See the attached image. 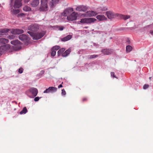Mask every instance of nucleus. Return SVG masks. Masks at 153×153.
Returning <instances> with one entry per match:
<instances>
[{
    "instance_id": "obj_1",
    "label": "nucleus",
    "mask_w": 153,
    "mask_h": 153,
    "mask_svg": "<svg viewBox=\"0 0 153 153\" xmlns=\"http://www.w3.org/2000/svg\"><path fill=\"white\" fill-rule=\"evenodd\" d=\"M27 33L33 37L34 40H37L41 38L45 34L44 31H42L39 33H34L30 31H28Z\"/></svg>"
},
{
    "instance_id": "obj_2",
    "label": "nucleus",
    "mask_w": 153,
    "mask_h": 153,
    "mask_svg": "<svg viewBox=\"0 0 153 153\" xmlns=\"http://www.w3.org/2000/svg\"><path fill=\"white\" fill-rule=\"evenodd\" d=\"M38 92L37 88L32 87L27 90L26 93L27 95L30 97L33 98L36 97Z\"/></svg>"
},
{
    "instance_id": "obj_3",
    "label": "nucleus",
    "mask_w": 153,
    "mask_h": 153,
    "mask_svg": "<svg viewBox=\"0 0 153 153\" xmlns=\"http://www.w3.org/2000/svg\"><path fill=\"white\" fill-rule=\"evenodd\" d=\"M106 14L108 18L110 19L118 18L119 15V14L115 13L111 11H107Z\"/></svg>"
},
{
    "instance_id": "obj_4",
    "label": "nucleus",
    "mask_w": 153,
    "mask_h": 153,
    "mask_svg": "<svg viewBox=\"0 0 153 153\" xmlns=\"http://www.w3.org/2000/svg\"><path fill=\"white\" fill-rule=\"evenodd\" d=\"M97 19L94 18H85L81 19L80 22L82 23L90 24L94 23Z\"/></svg>"
},
{
    "instance_id": "obj_5",
    "label": "nucleus",
    "mask_w": 153,
    "mask_h": 153,
    "mask_svg": "<svg viewBox=\"0 0 153 153\" xmlns=\"http://www.w3.org/2000/svg\"><path fill=\"white\" fill-rule=\"evenodd\" d=\"M48 0H41V5L40 8L41 11H45L48 10Z\"/></svg>"
},
{
    "instance_id": "obj_6",
    "label": "nucleus",
    "mask_w": 153,
    "mask_h": 153,
    "mask_svg": "<svg viewBox=\"0 0 153 153\" xmlns=\"http://www.w3.org/2000/svg\"><path fill=\"white\" fill-rule=\"evenodd\" d=\"M77 15L76 13L73 12L70 15L67 17V19L68 21L75 20L77 19Z\"/></svg>"
},
{
    "instance_id": "obj_7",
    "label": "nucleus",
    "mask_w": 153,
    "mask_h": 153,
    "mask_svg": "<svg viewBox=\"0 0 153 153\" xmlns=\"http://www.w3.org/2000/svg\"><path fill=\"white\" fill-rule=\"evenodd\" d=\"M39 29V26L37 24H33L28 27V29L33 32L36 31Z\"/></svg>"
},
{
    "instance_id": "obj_8",
    "label": "nucleus",
    "mask_w": 153,
    "mask_h": 153,
    "mask_svg": "<svg viewBox=\"0 0 153 153\" xmlns=\"http://www.w3.org/2000/svg\"><path fill=\"white\" fill-rule=\"evenodd\" d=\"M57 90V88L54 87H49L48 88L44 91L43 93H53L56 92Z\"/></svg>"
},
{
    "instance_id": "obj_9",
    "label": "nucleus",
    "mask_w": 153,
    "mask_h": 153,
    "mask_svg": "<svg viewBox=\"0 0 153 153\" xmlns=\"http://www.w3.org/2000/svg\"><path fill=\"white\" fill-rule=\"evenodd\" d=\"M97 14V13L96 12L93 11H88L85 13L83 14L85 17L94 16Z\"/></svg>"
},
{
    "instance_id": "obj_10",
    "label": "nucleus",
    "mask_w": 153,
    "mask_h": 153,
    "mask_svg": "<svg viewBox=\"0 0 153 153\" xmlns=\"http://www.w3.org/2000/svg\"><path fill=\"white\" fill-rule=\"evenodd\" d=\"M10 32L11 33L14 34H19L23 33L24 31L22 29H12Z\"/></svg>"
},
{
    "instance_id": "obj_11",
    "label": "nucleus",
    "mask_w": 153,
    "mask_h": 153,
    "mask_svg": "<svg viewBox=\"0 0 153 153\" xmlns=\"http://www.w3.org/2000/svg\"><path fill=\"white\" fill-rule=\"evenodd\" d=\"M73 11V8L69 7L67 8L64 11V12L62 13V15L64 16H67Z\"/></svg>"
},
{
    "instance_id": "obj_12",
    "label": "nucleus",
    "mask_w": 153,
    "mask_h": 153,
    "mask_svg": "<svg viewBox=\"0 0 153 153\" xmlns=\"http://www.w3.org/2000/svg\"><path fill=\"white\" fill-rule=\"evenodd\" d=\"M9 45H6L5 46H0V56L4 52V51L10 48Z\"/></svg>"
},
{
    "instance_id": "obj_13",
    "label": "nucleus",
    "mask_w": 153,
    "mask_h": 153,
    "mask_svg": "<svg viewBox=\"0 0 153 153\" xmlns=\"http://www.w3.org/2000/svg\"><path fill=\"white\" fill-rule=\"evenodd\" d=\"M22 0H15L13 7L14 8H18L22 5Z\"/></svg>"
},
{
    "instance_id": "obj_14",
    "label": "nucleus",
    "mask_w": 153,
    "mask_h": 153,
    "mask_svg": "<svg viewBox=\"0 0 153 153\" xmlns=\"http://www.w3.org/2000/svg\"><path fill=\"white\" fill-rule=\"evenodd\" d=\"M87 7L83 5H80L77 6L76 9L79 11H85L87 10Z\"/></svg>"
},
{
    "instance_id": "obj_15",
    "label": "nucleus",
    "mask_w": 153,
    "mask_h": 153,
    "mask_svg": "<svg viewBox=\"0 0 153 153\" xmlns=\"http://www.w3.org/2000/svg\"><path fill=\"white\" fill-rule=\"evenodd\" d=\"M8 42V40L4 38H0V46H5L8 45H5Z\"/></svg>"
},
{
    "instance_id": "obj_16",
    "label": "nucleus",
    "mask_w": 153,
    "mask_h": 153,
    "mask_svg": "<svg viewBox=\"0 0 153 153\" xmlns=\"http://www.w3.org/2000/svg\"><path fill=\"white\" fill-rule=\"evenodd\" d=\"M101 52L104 55H108L111 54L112 53L113 51L112 50L106 48L102 50Z\"/></svg>"
},
{
    "instance_id": "obj_17",
    "label": "nucleus",
    "mask_w": 153,
    "mask_h": 153,
    "mask_svg": "<svg viewBox=\"0 0 153 153\" xmlns=\"http://www.w3.org/2000/svg\"><path fill=\"white\" fill-rule=\"evenodd\" d=\"M19 38L20 40L24 42H27L28 39L27 36L24 34L19 35Z\"/></svg>"
},
{
    "instance_id": "obj_18",
    "label": "nucleus",
    "mask_w": 153,
    "mask_h": 153,
    "mask_svg": "<svg viewBox=\"0 0 153 153\" xmlns=\"http://www.w3.org/2000/svg\"><path fill=\"white\" fill-rule=\"evenodd\" d=\"M96 18L100 21L107 20V18L103 15H98L96 16Z\"/></svg>"
},
{
    "instance_id": "obj_19",
    "label": "nucleus",
    "mask_w": 153,
    "mask_h": 153,
    "mask_svg": "<svg viewBox=\"0 0 153 153\" xmlns=\"http://www.w3.org/2000/svg\"><path fill=\"white\" fill-rule=\"evenodd\" d=\"M39 4V0H33L30 4L31 6L34 7H37Z\"/></svg>"
},
{
    "instance_id": "obj_20",
    "label": "nucleus",
    "mask_w": 153,
    "mask_h": 153,
    "mask_svg": "<svg viewBox=\"0 0 153 153\" xmlns=\"http://www.w3.org/2000/svg\"><path fill=\"white\" fill-rule=\"evenodd\" d=\"M71 51V48L68 49L62 53V56L63 57H66L67 56L70 54Z\"/></svg>"
},
{
    "instance_id": "obj_21",
    "label": "nucleus",
    "mask_w": 153,
    "mask_h": 153,
    "mask_svg": "<svg viewBox=\"0 0 153 153\" xmlns=\"http://www.w3.org/2000/svg\"><path fill=\"white\" fill-rule=\"evenodd\" d=\"M130 18V16L128 15H125L119 14L118 18H120L122 19L126 20Z\"/></svg>"
},
{
    "instance_id": "obj_22",
    "label": "nucleus",
    "mask_w": 153,
    "mask_h": 153,
    "mask_svg": "<svg viewBox=\"0 0 153 153\" xmlns=\"http://www.w3.org/2000/svg\"><path fill=\"white\" fill-rule=\"evenodd\" d=\"M71 38L72 36L71 35H69L66 36L62 38L61 41L63 42L66 41L70 39Z\"/></svg>"
},
{
    "instance_id": "obj_23",
    "label": "nucleus",
    "mask_w": 153,
    "mask_h": 153,
    "mask_svg": "<svg viewBox=\"0 0 153 153\" xmlns=\"http://www.w3.org/2000/svg\"><path fill=\"white\" fill-rule=\"evenodd\" d=\"M10 43L15 45L18 46L21 45V42L18 40H14L10 42Z\"/></svg>"
},
{
    "instance_id": "obj_24",
    "label": "nucleus",
    "mask_w": 153,
    "mask_h": 153,
    "mask_svg": "<svg viewBox=\"0 0 153 153\" xmlns=\"http://www.w3.org/2000/svg\"><path fill=\"white\" fill-rule=\"evenodd\" d=\"M59 0H51L50 5L51 7H53L57 3Z\"/></svg>"
},
{
    "instance_id": "obj_25",
    "label": "nucleus",
    "mask_w": 153,
    "mask_h": 153,
    "mask_svg": "<svg viewBox=\"0 0 153 153\" xmlns=\"http://www.w3.org/2000/svg\"><path fill=\"white\" fill-rule=\"evenodd\" d=\"M27 108L26 107H25L23 108L22 110L20 112V114H25L27 112Z\"/></svg>"
},
{
    "instance_id": "obj_26",
    "label": "nucleus",
    "mask_w": 153,
    "mask_h": 153,
    "mask_svg": "<svg viewBox=\"0 0 153 153\" xmlns=\"http://www.w3.org/2000/svg\"><path fill=\"white\" fill-rule=\"evenodd\" d=\"M11 12H12V13L13 14H17V13H19V10H18V9L15 10V9H13V8H12L11 9Z\"/></svg>"
},
{
    "instance_id": "obj_27",
    "label": "nucleus",
    "mask_w": 153,
    "mask_h": 153,
    "mask_svg": "<svg viewBox=\"0 0 153 153\" xmlns=\"http://www.w3.org/2000/svg\"><path fill=\"white\" fill-rule=\"evenodd\" d=\"M23 10L25 11H29L31 10V8L30 7L25 6L23 7Z\"/></svg>"
},
{
    "instance_id": "obj_28",
    "label": "nucleus",
    "mask_w": 153,
    "mask_h": 153,
    "mask_svg": "<svg viewBox=\"0 0 153 153\" xmlns=\"http://www.w3.org/2000/svg\"><path fill=\"white\" fill-rule=\"evenodd\" d=\"M132 49V47L130 45H127L126 47V51L129 52L131 51Z\"/></svg>"
},
{
    "instance_id": "obj_29",
    "label": "nucleus",
    "mask_w": 153,
    "mask_h": 153,
    "mask_svg": "<svg viewBox=\"0 0 153 153\" xmlns=\"http://www.w3.org/2000/svg\"><path fill=\"white\" fill-rule=\"evenodd\" d=\"M60 48V47L59 46H55L53 47L52 48V50H54L55 51V50H59Z\"/></svg>"
},
{
    "instance_id": "obj_30",
    "label": "nucleus",
    "mask_w": 153,
    "mask_h": 153,
    "mask_svg": "<svg viewBox=\"0 0 153 153\" xmlns=\"http://www.w3.org/2000/svg\"><path fill=\"white\" fill-rule=\"evenodd\" d=\"M98 56V55H93L88 56V58L89 59H92L94 58L97 57Z\"/></svg>"
},
{
    "instance_id": "obj_31",
    "label": "nucleus",
    "mask_w": 153,
    "mask_h": 153,
    "mask_svg": "<svg viewBox=\"0 0 153 153\" xmlns=\"http://www.w3.org/2000/svg\"><path fill=\"white\" fill-rule=\"evenodd\" d=\"M56 28L58 29V30H62L64 29V27L62 26H56Z\"/></svg>"
},
{
    "instance_id": "obj_32",
    "label": "nucleus",
    "mask_w": 153,
    "mask_h": 153,
    "mask_svg": "<svg viewBox=\"0 0 153 153\" xmlns=\"http://www.w3.org/2000/svg\"><path fill=\"white\" fill-rule=\"evenodd\" d=\"M100 9V10L102 11H106L108 10V8L106 7H101Z\"/></svg>"
},
{
    "instance_id": "obj_33",
    "label": "nucleus",
    "mask_w": 153,
    "mask_h": 153,
    "mask_svg": "<svg viewBox=\"0 0 153 153\" xmlns=\"http://www.w3.org/2000/svg\"><path fill=\"white\" fill-rule=\"evenodd\" d=\"M7 37L9 39H13L15 37V36L13 35H12L8 36Z\"/></svg>"
},
{
    "instance_id": "obj_34",
    "label": "nucleus",
    "mask_w": 153,
    "mask_h": 153,
    "mask_svg": "<svg viewBox=\"0 0 153 153\" xmlns=\"http://www.w3.org/2000/svg\"><path fill=\"white\" fill-rule=\"evenodd\" d=\"M56 54V51L54 50H52V52L51 53V55L52 56H54Z\"/></svg>"
},
{
    "instance_id": "obj_35",
    "label": "nucleus",
    "mask_w": 153,
    "mask_h": 153,
    "mask_svg": "<svg viewBox=\"0 0 153 153\" xmlns=\"http://www.w3.org/2000/svg\"><path fill=\"white\" fill-rule=\"evenodd\" d=\"M149 87V85L148 84H145L143 86V89H145L148 88Z\"/></svg>"
},
{
    "instance_id": "obj_36",
    "label": "nucleus",
    "mask_w": 153,
    "mask_h": 153,
    "mask_svg": "<svg viewBox=\"0 0 153 153\" xmlns=\"http://www.w3.org/2000/svg\"><path fill=\"white\" fill-rule=\"evenodd\" d=\"M61 94L62 95H65L66 94V92L64 89H63L62 90Z\"/></svg>"
},
{
    "instance_id": "obj_37",
    "label": "nucleus",
    "mask_w": 153,
    "mask_h": 153,
    "mask_svg": "<svg viewBox=\"0 0 153 153\" xmlns=\"http://www.w3.org/2000/svg\"><path fill=\"white\" fill-rule=\"evenodd\" d=\"M23 69L21 68L19 69L18 72L19 73L21 74L23 72Z\"/></svg>"
},
{
    "instance_id": "obj_38",
    "label": "nucleus",
    "mask_w": 153,
    "mask_h": 153,
    "mask_svg": "<svg viewBox=\"0 0 153 153\" xmlns=\"http://www.w3.org/2000/svg\"><path fill=\"white\" fill-rule=\"evenodd\" d=\"M111 76H112V77L113 78H117L114 75V72H111Z\"/></svg>"
},
{
    "instance_id": "obj_39",
    "label": "nucleus",
    "mask_w": 153,
    "mask_h": 153,
    "mask_svg": "<svg viewBox=\"0 0 153 153\" xmlns=\"http://www.w3.org/2000/svg\"><path fill=\"white\" fill-rule=\"evenodd\" d=\"M39 99V97H36L34 99V100L35 102L38 101Z\"/></svg>"
},
{
    "instance_id": "obj_40",
    "label": "nucleus",
    "mask_w": 153,
    "mask_h": 153,
    "mask_svg": "<svg viewBox=\"0 0 153 153\" xmlns=\"http://www.w3.org/2000/svg\"><path fill=\"white\" fill-rule=\"evenodd\" d=\"M61 54H62V53L60 52V51H59V50L57 52V54L58 56H60Z\"/></svg>"
},
{
    "instance_id": "obj_41",
    "label": "nucleus",
    "mask_w": 153,
    "mask_h": 153,
    "mask_svg": "<svg viewBox=\"0 0 153 153\" xmlns=\"http://www.w3.org/2000/svg\"><path fill=\"white\" fill-rule=\"evenodd\" d=\"M87 99L86 98V97H84V98H83L82 99V101L83 102H84V101H87Z\"/></svg>"
},
{
    "instance_id": "obj_42",
    "label": "nucleus",
    "mask_w": 153,
    "mask_h": 153,
    "mask_svg": "<svg viewBox=\"0 0 153 153\" xmlns=\"http://www.w3.org/2000/svg\"><path fill=\"white\" fill-rule=\"evenodd\" d=\"M153 26V25H148V26H146V27H144V28H148V27H152Z\"/></svg>"
},
{
    "instance_id": "obj_43",
    "label": "nucleus",
    "mask_w": 153,
    "mask_h": 153,
    "mask_svg": "<svg viewBox=\"0 0 153 153\" xmlns=\"http://www.w3.org/2000/svg\"><path fill=\"white\" fill-rule=\"evenodd\" d=\"M44 72H45V71H44L42 70L40 71V74H41V75H42L44 74Z\"/></svg>"
},
{
    "instance_id": "obj_44",
    "label": "nucleus",
    "mask_w": 153,
    "mask_h": 153,
    "mask_svg": "<svg viewBox=\"0 0 153 153\" xmlns=\"http://www.w3.org/2000/svg\"><path fill=\"white\" fill-rule=\"evenodd\" d=\"M60 50H61V51L62 52H63L65 50V48H62L61 49H60Z\"/></svg>"
},
{
    "instance_id": "obj_45",
    "label": "nucleus",
    "mask_w": 153,
    "mask_h": 153,
    "mask_svg": "<svg viewBox=\"0 0 153 153\" xmlns=\"http://www.w3.org/2000/svg\"><path fill=\"white\" fill-rule=\"evenodd\" d=\"M13 0H10V6L11 7H12V4H13Z\"/></svg>"
},
{
    "instance_id": "obj_46",
    "label": "nucleus",
    "mask_w": 153,
    "mask_h": 153,
    "mask_svg": "<svg viewBox=\"0 0 153 153\" xmlns=\"http://www.w3.org/2000/svg\"><path fill=\"white\" fill-rule=\"evenodd\" d=\"M30 0H24V1L25 3H28Z\"/></svg>"
},
{
    "instance_id": "obj_47",
    "label": "nucleus",
    "mask_w": 153,
    "mask_h": 153,
    "mask_svg": "<svg viewBox=\"0 0 153 153\" xmlns=\"http://www.w3.org/2000/svg\"><path fill=\"white\" fill-rule=\"evenodd\" d=\"M63 87L62 86V84H60V85H59L58 86V88H62Z\"/></svg>"
},
{
    "instance_id": "obj_48",
    "label": "nucleus",
    "mask_w": 153,
    "mask_h": 153,
    "mask_svg": "<svg viewBox=\"0 0 153 153\" xmlns=\"http://www.w3.org/2000/svg\"><path fill=\"white\" fill-rule=\"evenodd\" d=\"M150 33L152 35H153V30H151L150 31Z\"/></svg>"
},
{
    "instance_id": "obj_49",
    "label": "nucleus",
    "mask_w": 153,
    "mask_h": 153,
    "mask_svg": "<svg viewBox=\"0 0 153 153\" xmlns=\"http://www.w3.org/2000/svg\"><path fill=\"white\" fill-rule=\"evenodd\" d=\"M59 51H60V52H61V53H62V54L63 53V52H62L61 51V50L60 49H59Z\"/></svg>"
},
{
    "instance_id": "obj_50",
    "label": "nucleus",
    "mask_w": 153,
    "mask_h": 153,
    "mask_svg": "<svg viewBox=\"0 0 153 153\" xmlns=\"http://www.w3.org/2000/svg\"><path fill=\"white\" fill-rule=\"evenodd\" d=\"M149 79H151V77H149Z\"/></svg>"
}]
</instances>
